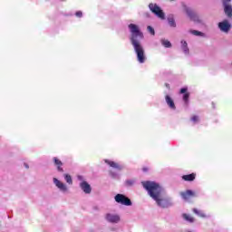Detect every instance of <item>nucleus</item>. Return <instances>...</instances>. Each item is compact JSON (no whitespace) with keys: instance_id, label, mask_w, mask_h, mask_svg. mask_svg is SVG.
I'll use <instances>...</instances> for the list:
<instances>
[{"instance_id":"dca6fc26","label":"nucleus","mask_w":232,"mask_h":232,"mask_svg":"<svg viewBox=\"0 0 232 232\" xmlns=\"http://www.w3.org/2000/svg\"><path fill=\"white\" fill-rule=\"evenodd\" d=\"M193 213H195V215H197L200 218H208V215H206V213H204L203 210H198V208H193Z\"/></svg>"},{"instance_id":"9b49d317","label":"nucleus","mask_w":232,"mask_h":232,"mask_svg":"<svg viewBox=\"0 0 232 232\" xmlns=\"http://www.w3.org/2000/svg\"><path fill=\"white\" fill-rule=\"evenodd\" d=\"M105 164H108L111 168H113L114 169H118V171H122V169H124V165H121L115 161L105 160Z\"/></svg>"},{"instance_id":"cd10ccee","label":"nucleus","mask_w":232,"mask_h":232,"mask_svg":"<svg viewBox=\"0 0 232 232\" xmlns=\"http://www.w3.org/2000/svg\"><path fill=\"white\" fill-rule=\"evenodd\" d=\"M192 122H198V116H193L191 118Z\"/></svg>"},{"instance_id":"bb28decb","label":"nucleus","mask_w":232,"mask_h":232,"mask_svg":"<svg viewBox=\"0 0 232 232\" xmlns=\"http://www.w3.org/2000/svg\"><path fill=\"white\" fill-rule=\"evenodd\" d=\"M76 17H82V11H77L75 13Z\"/></svg>"},{"instance_id":"f8f14e48","label":"nucleus","mask_w":232,"mask_h":232,"mask_svg":"<svg viewBox=\"0 0 232 232\" xmlns=\"http://www.w3.org/2000/svg\"><path fill=\"white\" fill-rule=\"evenodd\" d=\"M165 101L168 106L170 108V110H176L177 107L175 106V102H173V99L171 98L170 95H166Z\"/></svg>"},{"instance_id":"5701e85b","label":"nucleus","mask_w":232,"mask_h":232,"mask_svg":"<svg viewBox=\"0 0 232 232\" xmlns=\"http://www.w3.org/2000/svg\"><path fill=\"white\" fill-rule=\"evenodd\" d=\"M147 30H148L149 34H150V35H155V29H153V27H151V25H149L147 27Z\"/></svg>"},{"instance_id":"393cba45","label":"nucleus","mask_w":232,"mask_h":232,"mask_svg":"<svg viewBox=\"0 0 232 232\" xmlns=\"http://www.w3.org/2000/svg\"><path fill=\"white\" fill-rule=\"evenodd\" d=\"M110 175H111V177H112V179H119V174H117V173H114V172H110Z\"/></svg>"},{"instance_id":"6ab92c4d","label":"nucleus","mask_w":232,"mask_h":232,"mask_svg":"<svg viewBox=\"0 0 232 232\" xmlns=\"http://www.w3.org/2000/svg\"><path fill=\"white\" fill-rule=\"evenodd\" d=\"M183 180H186L187 182H191L195 180V174H188L182 176Z\"/></svg>"},{"instance_id":"423d86ee","label":"nucleus","mask_w":232,"mask_h":232,"mask_svg":"<svg viewBox=\"0 0 232 232\" xmlns=\"http://www.w3.org/2000/svg\"><path fill=\"white\" fill-rule=\"evenodd\" d=\"M218 28L221 34H229V32H231L232 25L229 20L225 19L218 24Z\"/></svg>"},{"instance_id":"6e6552de","label":"nucleus","mask_w":232,"mask_h":232,"mask_svg":"<svg viewBox=\"0 0 232 232\" xmlns=\"http://www.w3.org/2000/svg\"><path fill=\"white\" fill-rule=\"evenodd\" d=\"M104 218L109 224H119L121 222V216L115 213H107Z\"/></svg>"},{"instance_id":"ddd939ff","label":"nucleus","mask_w":232,"mask_h":232,"mask_svg":"<svg viewBox=\"0 0 232 232\" xmlns=\"http://www.w3.org/2000/svg\"><path fill=\"white\" fill-rule=\"evenodd\" d=\"M181 44V50L183 52V53H185V55H188L189 54V47H188V42L182 40L180 42Z\"/></svg>"},{"instance_id":"412c9836","label":"nucleus","mask_w":232,"mask_h":232,"mask_svg":"<svg viewBox=\"0 0 232 232\" xmlns=\"http://www.w3.org/2000/svg\"><path fill=\"white\" fill-rule=\"evenodd\" d=\"M64 180L65 182H67V184L71 185L73 184V179H72V176H70V174H64L63 175Z\"/></svg>"},{"instance_id":"f257e3e1","label":"nucleus","mask_w":232,"mask_h":232,"mask_svg":"<svg viewBox=\"0 0 232 232\" xmlns=\"http://www.w3.org/2000/svg\"><path fill=\"white\" fill-rule=\"evenodd\" d=\"M141 184L159 208H166L173 206L171 198L166 195L164 188L159 183L155 181H142Z\"/></svg>"},{"instance_id":"2eb2a0df","label":"nucleus","mask_w":232,"mask_h":232,"mask_svg":"<svg viewBox=\"0 0 232 232\" xmlns=\"http://www.w3.org/2000/svg\"><path fill=\"white\" fill-rule=\"evenodd\" d=\"M167 21L170 28H177V23L175 22V18L173 17V15H169Z\"/></svg>"},{"instance_id":"f03ea898","label":"nucleus","mask_w":232,"mask_h":232,"mask_svg":"<svg viewBox=\"0 0 232 232\" xmlns=\"http://www.w3.org/2000/svg\"><path fill=\"white\" fill-rule=\"evenodd\" d=\"M128 28L130 33V41L134 48L136 53L137 61L140 64H144L146 63V52L144 51V46L140 41L144 39V33L140 31V27L135 24H130Z\"/></svg>"},{"instance_id":"4be33fe9","label":"nucleus","mask_w":232,"mask_h":232,"mask_svg":"<svg viewBox=\"0 0 232 232\" xmlns=\"http://www.w3.org/2000/svg\"><path fill=\"white\" fill-rule=\"evenodd\" d=\"M161 44L162 46H164L165 48H171V42L166 39H162L161 40Z\"/></svg>"},{"instance_id":"4468645a","label":"nucleus","mask_w":232,"mask_h":232,"mask_svg":"<svg viewBox=\"0 0 232 232\" xmlns=\"http://www.w3.org/2000/svg\"><path fill=\"white\" fill-rule=\"evenodd\" d=\"M194 193L192 190H187L185 192H180V196L184 200H189L190 197H193Z\"/></svg>"},{"instance_id":"7c9ffc66","label":"nucleus","mask_w":232,"mask_h":232,"mask_svg":"<svg viewBox=\"0 0 232 232\" xmlns=\"http://www.w3.org/2000/svg\"><path fill=\"white\" fill-rule=\"evenodd\" d=\"M166 87H167V88H169V84L167 83V84H166Z\"/></svg>"},{"instance_id":"aec40b11","label":"nucleus","mask_w":232,"mask_h":232,"mask_svg":"<svg viewBox=\"0 0 232 232\" xmlns=\"http://www.w3.org/2000/svg\"><path fill=\"white\" fill-rule=\"evenodd\" d=\"M182 217L184 220L189 222L190 224H192V222H195V218L189 214H183Z\"/></svg>"},{"instance_id":"b1692460","label":"nucleus","mask_w":232,"mask_h":232,"mask_svg":"<svg viewBox=\"0 0 232 232\" xmlns=\"http://www.w3.org/2000/svg\"><path fill=\"white\" fill-rule=\"evenodd\" d=\"M127 186H133L135 184V180L133 179H129L126 181Z\"/></svg>"},{"instance_id":"c85d7f7f","label":"nucleus","mask_w":232,"mask_h":232,"mask_svg":"<svg viewBox=\"0 0 232 232\" xmlns=\"http://www.w3.org/2000/svg\"><path fill=\"white\" fill-rule=\"evenodd\" d=\"M188 92V88H182L180 90V93H186Z\"/></svg>"},{"instance_id":"c756f323","label":"nucleus","mask_w":232,"mask_h":232,"mask_svg":"<svg viewBox=\"0 0 232 232\" xmlns=\"http://www.w3.org/2000/svg\"><path fill=\"white\" fill-rule=\"evenodd\" d=\"M24 168H26V169H28V168H30L27 163H24Z\"/></svg>"},{"instance_id":"39448f33","label":"nucleus","mask_w":232,"mask_h":232,"mask_svg":"<svg viewBox=\"0 0 232 232\" xmlns=\"http://www.w3.org/2000/svg\"><path fill=\"white\" fill-rule=\"evenodd\" d=\"M53 184H54L55 188H57V189H59L61 193H63V194L70 193L68 185L59 180L57 178H53Z\"/></svg>"},{"instance_id":"a878e982","label":"nucleus","mask_w":232,"mask_h":232,"mask_svg":"<svg viewBox=\"0 0 232 232\" xmlns=\"http://www.w3.org/2000/svg\"><path fill=\"white\" fill-rule=\"evenodd\" d=\"M188 99H189V94H188V93H185V94L183 95V101H184L185 102H188Z\"/></svg>"},{"instance_id":"f3484780","label":"nucleus","mask_w":232,"mask_h":232,"mask_svg":"<svg viewBox=\"0 0 232 232\" xmlns=\"http://www.w3.org/2000/svg\"><path fill=\"white\" fill-rule=\"evenodd\" d=\"M53 162H54L55 166H57L58 171H60V172L64 171V170L61 168V166H63V161H61V160H59V159H57L56 157H54V158H53Z\"/></svg>"},{"instance_id":"9d476101","label":"nucleus","mask_w":232,"mask_h":232,"mask_svg":"<svg viewBox=\"0 0 232 232\" xmlns=\"http://www.w3.org/2000/svg\"><path fill=\"white\" fill-rule=\"evenodd\" d=\"M185 12L187 14V15L189 17V19L191 21H194V23H202V20H200V18L198 17V15H197V14H195V12H193V10H191L190 8H186Z\"/></svg>"},{"instance_id":"7ed1b4c3","label":"nucleus","mask_w":232,"mask_h":232,"mask_svg":"<svg viewBox=\"0 0 232 232\" xmlns=\"http://www.w3.org/2000/svg\"><path fill=\"white\" fill-rule=\"evenodd\" d=\"M77 179L80 181L79 187L82 191H83L85 195H90V193H92V185H90L89 182L81 175L77 176Z\"/></svg>"},{"instance_id":"1a4fd4ad","label":"nucleus","mask_w":232,"mask_h":232,"mask_svg":"<svg viewBox=\"0 0 232 232\" xmlns=\"http://www.w3.org/2000/svg\"><path fill=\"white\" fill-rule=\"evenodd\" d=\"M229 3H231V0H222V5H223V7H224L225 15H227V17L231 19V17H232V5Z\"/></svg>"},{"instance_id":"a211bd4d","label":"nucleus","mask_w":232,"mask_h":232,"mask_svg":"<svg viewBox=\"0 0 232 232\" xmlns=\"http://www.w3.org/2000/svg\"><path fill=\"white\" fill-rule=\"evenodd\" d=\"M189 34H191L192 35H196V37H206V34L204 33L197 30H190Z\"/></svg>"},{"instance_id":"2f4dec72","label":"nucleus","mask_w":232,"mask_h":232,"mask_svg":"<svg viewBox=\"0 0 232 232\" xmlns=\"http://www.w3.org/2000/svg\"><path fill=\"white\" fill-rule=\"evenodd\" d=\"M170 1H174V0H170Z\"/></svg>"},{"instance_id":"20e7f679","label":"nucleus","mask_w":232,"mask_h":232,"mask_svg":"<svg viewBox=\"0 0 232 232\" xmlns=\"http://www.w3.org/2000/svg\"><path fill=\"white\" fill-rule=\"evenodd\" d=\"M149 8L152 14H155L159 17V19H166V14H164V11H162L160 6H159L157 4L150 3L149 5Z\"/></svg>"},{"instance_id":"0eeeda50","label":"nucleus","mask_w":232,"mask_h":232,"mask_svg":"<svg viewBox=\"0 0 232 232\" xmlns=\"http://www.w3.org/2000/svg\"><path fill=\"white\" fill-rule=\"evenodd\" d=\"M115 202L117 204H121V206H132L131 199H130L128 197H126L124 194H117L114 197Z\"/></svg>"}]
</instances>
